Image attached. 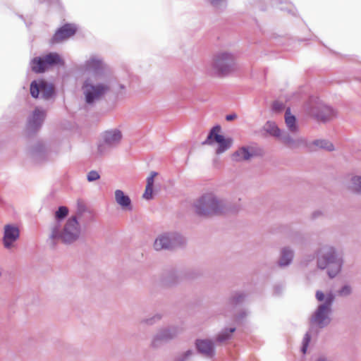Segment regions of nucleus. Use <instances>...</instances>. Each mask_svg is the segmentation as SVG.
<instances>
[{
    "label": "nucleus",
    "mask_w": 361,
    "mask_h": 361,
    "mask_svg": "<svg viewBox=\"0 0 361 361\" xmlns=\"http://www.w3.org/2000/svg\"><path fill=\"white\" fill-rule=\"evenodd\" d=\"M315 298L319 302L315 310L310 317V331L307 332L302 339L301 350L305 353L311 339L310 333L314 329H322L327 326L331 321L332 307L335 300V295L331 290L326 293L317 290Z\"/></svg>",
    "instance_id": "nucleus-1"
},
{
    "label": "nucleus",
    "mask_w": 361,
    "mask_h": 361,
    "mask_svg": "<svg viewBox=\"0 0 361 361\" xmlns=\"http://www.w3.org/2000/svg\"><path fill=\"white\" fill-rule=\"evenodd\" d=\"M343 264L342 257L337 254L336 248L330 245H324L317 251V266L319 269H326L330 279L335 278L341 272Z\"/></svg>",
    "instance_id": "nucleus-2"
},
{
    "label": "nucleus",
    "mask_w": 361,
    "mask_h": 361,
    "mask_svg": "<svg viewBox=\"0 0 361 361\" xmlns=\"http://www.w3.org/2000/svg\"><path fill=\"white\" fill-rule=\"evenodd\" d=\"M80 235V227L76 216H71L65 224L63 229L60 224L55 223L51 227L49 235V244L54 248L56 240H61L65 244H71L76 241Z\"/></svg>",
    "instance_id": "nucleus-3"
},
{
    "label": "nucleus",
    "mask_w": 361,
    "mask_h": 361,
    "mask_svg": "<svg viewBox=\"0 0 361 361\" xmlns=\"http://www.w3.org/2000/svg\"><path fill=\"white\" fill-rule=\"evenodd\" d=\"M195 213L199 216L217 215L228 210L226 202L219 200L214 194L207 193L202 195L194 203Z\"/></svg>",
    "instance_id": "nucleus-4"
},
{
    "label": "nucleus",
    "mask_w": 361,
    "mask_h": 361,
    "mask_svg": "<svg viewBox=\"0 0 361 361\" xmlns=\"http://www.w3.org/2000/svg\"><path fill=\"white\" fill-rule=\"evenodd\" d=\"M264 129L269 135L279 139L283 145L290 149L308 146L306 138L291 135L286 130L280 129L275 122L267 121L264 126Z\"/></svg>",
    "instance_id": "nucleus-5"
},
{
    "label": "nucleus",
    "mask_w": 361,
    "mask_h": 361,
    "mask_svg": "<svg viewBox=\"0 0 361 361\" xmlns=\"http://www.w3.org/2000/svg\"><path fill=\"white\" fill-rule=\"evenodd\" d=\"M235 65V56L228 51H219L213 56L212 67L219 77L228 75Z\"/></svg>",
    "instance_id": "nucleus-6"
},
{
    "label": "nucleus",
    "mask_w": 361,
    "mask_h": 361,
    "mask_svg": "<svg viewBox=\"0 0 361 361\" xmlns=\"http://www.w3.org/2000/svg\"><path fill=\"white\" fill-rule=\"evenodd\" d=\"M306 111L309 115L322 122L329 121L337 115L334 109L316 99L310 101Z\"/></svg>",
    "instance_id": "nucleus-7"
},
{
    "label": "nucleus",
    "mask_w": 361,
    "mask_h": 361,
    "mask_svg": "<svg viewBox=\"0 0 361 361\" xmlns=\"http://www.w3.org/2000/svg\"><path fill=\"white\" fill-rule=\"evenodd\" d=\"M185 243L184 238L178 233H164L155 240L154 247L156 250H171L182 246Z\"/></svg>",
    "instance_id": "nucleus-8"
},
{
    "label": "nucleus",
    "mask_w": 361,
    "mask_h": 361,
    "mask_svg": "<svg viewBox=\"0 0 361 361\" xmlns=\"http://www.w3.org/2000/svg\"><path fill=\"white\" fill-rule=\"evenodd\" d=\"M111 89L109 83L92 84L89 80L85 81L82 90L87 104H92L107 94Z\"/></svg>",
    "instance_id": "nucleus-9"
},
{
    "label": "nucleus",
    "mask_w": 361,
    "mask_h": 361,
    "mask_svg": "<svg viewBox=\"0 0 361 361\" xmlns=\"http://www.w3.org/2000/svg\"><path fill=\"white\" fill-rule=\"evenodd\" d=\"M221 130V126L216 125L209 131L207 139L202 142V145H212L214 142L218 143V147L216 153L222 154L228 150L232 145L233 140L230 137L226 138L224 135L219 134Z\"/></svg>",
    "instance_id": "nucleus-10"
},
{
    "label": "nucleus",
    "mask_w": 361,
    "mask_h": 361,
    "mask_svg": "<svg viewBox=\"0 0 361 361\" xmlns=\"http://www.w3.org/2000/svg\"><path fill=\"white\" fill-rule=\"evenodd\" d=\"M30 94L34 98L40 97L46 100L50 99L55 95L54 85L44 79L32 81Z\"/></svg>",
    "instance_id": "nucleus-11"
},
{
    "label": "nucleus",
    "mask_w": 361,
    "mask_h": 361,
    "mask_svg": "<svg viewBox=\"0 0 361 361\" xmlns=\"http://www.w3.org/2000/svg\"><path fill=\"white\" fill-rule=\"evenodd\" d=\"M46 111L36 107L32 114L28 117L26 132L28 136L36 133L42 127L43 122L46 118Z\"/></svg>",
    "instance_id": "nucleus-12"
},
{
    "label": "nucleus",
    "mask_w": 361,
    "mask_h": 361,
    "mask_svg": "<svg viewBox=\"0 0 361 361\" xmlns=\"http://www.w3.org/2000/svg\"><path fill=\"white\" fill-rule=\"evenodd\" d=\"M122 133L117 128L106 130L102 135L103 142L98 146L99 152H102L103 148H114L119 145L122 139Z\"/></svg>",
    "instance_id": "nucleus-13"
},
{
    "label": "nucleus",
    "mask_w": 361,
    "mask_h": 361,
    "mask_svg": "<svg viewBox=\"0 0 361 361\" xmlns=\"http://www.w3.org/2000/svg\"><path fill=\"white\" fill-rule=\"evenodd\" d=\"M178 334V328L175 326H170L161 329L154 336L152 341V346L153 348H158L162 344L169 341L175 338Z\"/></svg>",
    "instance_id": "nucleus-14"
},
{
    "label": "nucleus",
    "mask_w": 361,
    "mask_h": 361,
    "mask_svg": "<svg viewBox=\"0 0 361 361\" xmlns=\"http://www.w3.org/2000/svg\"><path fill=\"white\" fill-rule=\"evenodd\" d=\"M76 30L77 28L75 25L66 23L55 32L49 43L52 45L59 44L74 35Z\"/></svg>",
    "instance_id": "nucleus-15"
},
{
    "label": "nucleus",
    "mask_w": 361,
    "mask_h": 361,
    "mask_svg": "<svg viewBox=\"0 0 361 361\" xmlns=\"http://www.w3.org/2000/svg\"><path fill=\"white\" fill-rule=\"evenodd\" d=\"M19 237L20 231L16 226L12 224H6L4 226L2 240L5 248L10 249Z\"/></svg>",
    "instance_id": "nucleus-16"
},
{
    "label": "nucleus",
    "mask_w": 361,
    "mask_h": 361,
    "mask_svg": "<svg viewBox=\"0 0 361 361\" xmlns=\"http://www.w3.org/2000/svg\"><path fill=\"white\" fill-rule=\"evenodd\" d=\"M195 346L198 353L204 357L212 358L215 355L214 342L209 339H197Z\"/></svg>",
    "instance_id": "nucleus-17"
},
{
    "label": "nucleus",
    "mask_w": 361,
    "mask_h": 361,
    "mask_svg": "<svg viewBox=\"0 0 361 361\" xmlns=\"http://www.w3.org/2000/svg\"><path fill=\"white\" fill-rule=\"evenodd\" d=\"M284 120L287 132L294 137H299L297 135L300 130L299 125L295 116L291 114L290 108L286 109Z\"/></svg>",
    "instance_id": "nucleus-18"
},
{
    "label": "nucleus",
    "mask_w": 361,
    "mask_h": 361,
    "mask_svg": "<svg viewBox=\"0 0 361 361\" xmlns=\"http://www.w3.org/2000/svg\"><path fill=\"white\" fill-rule=\"evenodd\" d=\"M84 70L98 74L104 68L102 60L95 56H91L83 65Z\"/></svg>",
    "instance_id": "nucleus-19"
},
{
    "label": "nucleus",
    "mask_w": 361,
    "mask_h": 361,
    "mask_svg": "<svg viewBox=\"0 0 361 361\" xmlns=\"http://www.w3.org/2000/svg\"><path fill=\"white\" fill-rule=\"evenodd\" d=\"M30 154L35 161L40 162L46 159L47 149L42 142H38L31 147Z\"/></svg>",
    "instance_id": "nucleus-20"
},
{
    "label": "nucleus",
    "mask_w": 361,
    "mask_h": 361,
    "mask_svg": "<svg viewBox=\"0 0 361 361\" xmlns=\"http://www.w3.org/2000/svg\"><path fill=\"white\" fill-rule=\"evenodd\" d=\"M294 257L293 250L289 247H283L281 250L278 265L280 267H286L290 265Z\"/></svg>",
    "instance_id": "nucleus-21"
},
{
    "label": "nucleus",
    "mask_w": 361,
    "mask_h": 361,
    "mask_svg": "<svg viewBox=\"0 0 361 361\" xmlns=\"http://www.w3.org/2000/svg\"><path fill=\"white\" fill-rule=\"evenodd\" d=\"M115 200L123 209H132L130 198L121 190H116L115 191Z\"/></svg>",
    "instance_id": "nucleus-22"
},
{
    "label": "nucleus",
    "mask_w": 361,
    "mask_h": 361,
    "mask_svg": "<svg viewBox=\"0 0 361 361\" xmlns=\"http://www.w3.org/2000/svg\"><path fill=\"white\" fill-rule=\"evenodd\" d=\"M246 296V294L243 292L233 293L228 299V305L231 308L240 307L245 302Z\"/></svg>",
    "instance_id": "nucleus-23"
},
{
    "label": "nucleus",
    "mask_w": 361,
    "mask_h": 361,
    "mask_svg": "<svg viewBox=\"0 0 361 361\" xmlns=\"http://www.w3.org/2000/svg\"><path fill=\"white\" fill-rule=\"evenodd\" d=\"M47 68L49 66H63L64 61L60 55L56 52H50L44 56Z\"/></svg>",
    "instance_id": "nucleus-24"
},
{
    "label": "nucleus",
    "mask_w": 361,
    "mask_h": 361,
    "mask_svg": "<svg viewBox=\"0 0 361 361\" xmlns=\"http://www.w3.org/2000/svg\"><path fill=\"white\" fill-rule=\"evenodd\" d=\"M32 71L36 73H41L47 69L44 57H35L31 61Z\"/></svg>",
    "instance_id": "nucleus-25"
},
{
    "label": "nucleus",
    "mask_w": 361,
    "mask_h": 361,
    "mask_svg": "<svg viewBox=\"0 0 361 361\" xmlns=\"http://www.w3.org/2000/svg\"><path fill=\"white\" fill-rule=\"evenodd\" d=\"M348 190L356 194H361V176H352L348 183Z\"/></svg>",
    "instance_id": "nucleus-26"
},
{
    "label": "nucleus",
    "mask_w": 361,
    "mask_h": 361,
    "mask_svg": "<svg viewBox=\"0 0 361 361\" xmlns=\"http://www.w3.org/2000/svg\"><path fill=\"white\" fill-rule=\"evenodd\" d=\"M235 331V327L224 328L216 336L215 342L222 343L232 338V334Z\"/></svg>",
    "instance_id": "nucleus-27"
},
{
    "label": "nucleus",
    "mask_w": 361,
    "mask_h": 361,
    "mask_svg": "<svg viewBox=\"0 0 361 361\" xmlns=\"http://www.w3.org/2000/svg\"><path fill=\"white\" fill-rule=\"evenodd\" d=\"M310 148L314 149L316 148L324 149L327 151L334 150V145L327 140H315L310 145Z\"/></svg>",
    "instance_id": "nucleus-28"
},
{
    "label": "nucleus",
    "mask_w": 361,
    "mask_h": 361,
    "mask_svg": "<svg viewBox=\"0 0 361 361\" xmlns=\"http://www.w3.org/2000/svg\"><path fill=\"white\" fill-rule=\"evenodd\" d=\"M178 276L177 272L173 269L165 273L162 277V283L165 286H171L178 283Z\"/></svg>",
    "instance_id": "nucleus-29"
},
{
    "label": "nucleus",
    "mask_w": 361,
    "mask_h": 361,
    "mask_svg": "<svg viewBox=\"0 0 361 361\" xmlns=\"http://www.w3.org/2000/svg\"><path fill=\"white\" fill-rule=\"evenodd\" d=\"M232 160L234 161H241L244 160H248V147L243 146L238 150H236L232 154Z\"/></svg>",
    "instance_id": "nucleus-30"
},
{
    "label": "nucleus",
    "mask_w": 361,
    "mask_h": 361,
    "mask_svg": "<svg viewBox=\"0 0 361 361\" xmlns=\"http://www.w3.org/2000/svg\"><path fill=\"white\" fill-rule=\"evenodd\" d=\"M68 209L65 206H61L59 207L58 210L55 212V218L56 219V223H59L62 219H65L68 215Z\"/></svg>",
    "instance_id": "nucleus-31"
},
{
    "label": "nucleus",
    "mask_w": 361,
    "mask_h": 361,
    "mask_svg": "<svg viewBox=\"0 0 361 361\" xmlns=\"http://www.w3.org/2000/svg\"><path fill=\"white\" fill-rule=\"evenodd\" d=\"M353 293V288L349 284H345L341 287L337 293L341 297H348Z\"/></svg>",
    "instance_id": "nucleus-32"
},
{
    "label": "nucleus",
    "mask_w": 361,
    "mask_h": 361,
    "mask_svg": "<svg viewBox=\"0 0 361 361\" xmlns=\"http://www.w3.org/2000/svg\"><path fill=\"white\" fill-rule=\"evenodd\" d=\"M216 10L222 11L226 7V0H207Z\"/></svg>",
    "instance_id": "nucleus-33"
},
{
    "label": "nucleus",
    "mask_w": 361,
    "mask_h": 361,
    "mask_svg": "<svg viewBox=\"0 0 361 361\" xmlns=\"http://www.w3.org/2000/svg\"><path fill=\"white\" fill-rule=\"evenodd\" d=\"M263 154V150L256 145H250V159L254 157H261Z\"/></svg>",
    "instance_id": "nucleus-34"
},
{
    "label": "nucleus",
    "mask_w": 361,
    "mask_h": 361,
    "mask_svg": "<svg viewBox=\"0 0 361 361\" xmlns=\"http://www.w3.org/2000/svg\"><path fill=\"white\" fill-rule=\"evenodd\" d=\"M161 315L159 314H157L154 316H153L152 317L143 319L142 321V323L152 325V324L156 323L157 322L159 321L161 319Z\"/></svg>",
    "instance_id": "nucleus-35"
},
{
    "label": "nucleus",
    "mask_w": 361,
    "mask_h": 361,
    "mask_svg": "<svg viewBox=\"0 0 361 361\" xmlns=\"http://www.w3.org/2000/svg\"><path fill=\"white\" fill-rule=\"evenodd\" d=\"M100 175L97 171L92 170L87 175V179L89 182H93L99 179Z\"/></svg>",
    "instance_id": "nucleus-36"
},
{
    "label": "nucleus",
    "mask_w": 361,
    "mask_h": 361,
    "mask_svg": "<svg viewBox=\"0 0 361 361\" xmlns=\"http://www.w3.org/2000/svg\"><path fill=\"white\" fill-rule=\"evenodd\" d=\"M284 108V104L280 101H275L272 104V111L276 113L280 112Z\"/></svg>",
    "instance_id": "nucleus-37"
},
{
    "label": "nucleus",
    "mask_w": 361,
    "mask_h": 361,
    "mask_svg": "<svg viewBox=\"0 0 361 361\" xmlns=\"http://www.w3.org/2000/svg\"><path fill=\"white\" fill-rule=\"evenodd\" d=\"M157 175V172L152 171L149 177L147 178V185L149 188H153L154 185V178Z\"/></svg>",
    "instance_id": "nucleus-38"
},
{
    "label": "nucleus",
    "mask_w": 361,
    "mask_h": 361,
    "mask_svg": "<svg viewBox=\"0 0 361 361\" xmlns=\"http://www.w3.org/2000/svg\"><path fill=\"white\" fill-rule=\"evenodd\" d=\"M152 188L146 186L145 191L143 194V198L146 200H150L152 197Z\"/></svg>",
    "instance_id": "nucleus-39"
},
{
    "label": "nucleus",
    "mask_w": 361,
    "mask_h": 361,
    "mask_svg": "<svg viewBox=\"0 0 361 361\" xmlns=\"http://www.w3.org/2000/svg\"><path fill=\"white\" fill-rule=\"evenodd\" d=\"M192 354V351L190 350H187L185 354L178 359V361H185L188 357L190 356Z\"/></svg>",
    "instance_id": "nucleus-40"
},
{
    "label": "nucleus",
    "mask_w": 361,
    "mask_h": 361,
    "mask_svg": "<svg viewBox=\"0 0 361 361\" xmlns=\"http://www.w3.org/2000/svg\"><path fill=\"white\" fill-rule=\"evenodd\" d=\"M237 118L236 114H231L226 116V120L228 121H231Z\"/></svg>",
    "instance_id": "nucleus-41"
},
{
    "label": "nucleus",
    "mask_w": 361,
    "mask_h": 361,
    "mask_svg": "<svg viewBox=\"0 0 361 361\" xmlns=\"http://www.w3.org/2000/svg\"><path fill=\"white\" fill-rule=\"evenodd\" d=\"M313 259H314V256L310 255L309 257H307V259H304L302 261V263L305 265H307L308 262L312 261Z\"/></svg>",
    "instance_id": "nucleus-42"
},
{
    "label": "nucleus",
    "mask_w": 361,
    "mask_h": 361,
    "mask_svg": "<svg viewBox=\"0 0 361 361\" xmlns=\"http://www.w3.org/2000/svg\"><path fill=\"white\" fill-rule=\"evenodd\" d=\"M246 316V314L245 312L240 313L236 318V321L240 322V319L244 318Z\"/></svg>",
    "instance_id": "nucleus-43"
},
{
    "label": "nucleus",
    "mask_w": 361,
    "mask_h": 361,
    "mask_svg": "<svg viewBox=\"0 0 361 361\" xmlns=\"http://www.w3.org/2000/svg\"><path fill=\"white\" fill-rule=\"evenodd\" d=\"M118 90H117L118 92H121V90H124L126 89V86L123 84H119L118 85Z\"/></svg>",
    "instance_id": "nucleus-44"
},
{
    "label": "nucleus",
    "mask_w": 361,
    "mask_h": 361,
    "mask_svg": "<svg viewBox=\"0 0 361 361\" xmlns=\"http://www.w3.org/2000/svg\"><path fill=\"white\" fill-rule=\"evenodd\" d=\"M321 214H322V213L320 212L317 211L312 214V216H313V218H317V216H320Z\"/></svg>",
    "instance_id": "nucleus-45"
},
{
    "label": "nucleus",
    "mask_w": 361,
    "mask_h": 361,
    "mask_svg": "<svg viewBox=\"0 0 361 361\" xmlns=\"http://www.w3.org/2000/svg\"><path fill=\"white\" fill-rule=\"evenodd\" d=\"M317 361H327L325 357H319Z\"/></svg>",
    "instance_id": "nucleus-46"
},
{
    "label": "nucleus",
    "mask_w": 361,
    "mask_h": 361,
    "mask_svg": "<svg viewBox=\"0 0 361 361\" xmlns=\"http://www.w3.org/2000/svg\"><path fill=\"white\" fill-rule=\"evenodd\" d=\"M277 288H278V286H276V287H275V291H276V293H279V291H278Z\"/></svg>",
    "instance_id": "nucleus-47"
},
{
    "label": "nucleus",
    "mask_w": 361,
    "mask_h": 361,
    "mask_svg": "<svg viewBox=\"0 0 361 361\" xmlns=\"http://www.w3.org/2000/svg\"><path fill=\"white\" fill-rule=\"evenodd\" d=\"M127 73H128V75L130 76V73H129V71H127Z\"/></svg>",
    "instance_id": "nucleus-48"
},
{
    "label": "nucleus",
    "mask_w": 361,
    "mask_h": 361,
    "mask_svg": "<svg viewBox=\"0 0 361 361\" xmlns=\"http://www.w3.org/2000/svg\"><path fill=\"white\" fill-rule=\"evenodd\" d=\"M1 275H2V273H1V271H0V277L1 276Z\"/></svg>",
    "instance_id": "nucleus-49"
}]
</instances>
